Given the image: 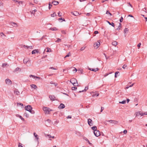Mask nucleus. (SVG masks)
I'll use <instances>...</instances> for the list:
<instances>
[{"label": "nucleus", "instance_id": "nucleus-1", "mask_svg": "<svg viewBox=\"0 0 147 147\" xmlns=\"http://www.w3.org/2000/svg\"><path fill=\"white\" fill-rule=\"evenodd\" d=\"M70 82L73 84V86H78L79 85L78 84V82L77 81L76 79L74 78H71L70 81Z\"/></svg>", "mask_w": 147, "mask_h": 147}, {"label": "nucleus", "instance_id": "nucleus-2", "mask_svg": "<svg viewBox=\"0 0 147 147\" xmlns=\"http://www.w3.org/2000/svg\"><path fill=\"white\" fill-rule=\"evenodd\" d=\"M23 63L25 64L27 63V66H29L31 65V62L29 59L28 58H25L23 60Z\"/></svg>", "mask_w": 147, "mask_h": 147}, {"label": "nucleus", "instance_id": "nucleus-3", "mask_svg": "<svg viewBox=\"0 0 147 147\" xmlns=\"http://www.w3.org/2000/svg\"><path fill=\"white\" fill-rule=\"evenodd\" d=\"M25 109L26 110L29 111L31 113L33 114L34 113V111L32 110V108L30 105H28L26 106L25 107Z\"/></svg>", "mask_w": 147, "mask_h": 147}, {"label": "nucleus", "instance_id": "nucleus-4", "mask_svg": "<svg viewBox=\"0 0 147 147\" xmlns=\"http://www.w3.org/2000/svg\"><path fill=\"white\" fill-rule=\"evenodd\" d=\"M100 41L98 40L94 44V47L95 49H97L100 46Z\"/></svg>", "mask_w": 147, "mask_h": 147}, {"label": "nucleus", "instance_id": "nucleus-5", "mask_svg": "<svg viewBox=\"0 0 147 147\" xmlns=\"http://www.w3.org/2000/svg\"><path fill=\"white\" fill-rule=\"evenodd\" d=\"M136 116H139L140 115L142 116L145 115H147V112H146L145 113H143L141 112H138L136 113Z\"/></svg>", "mask_w": 147, "mask_h": 147}, {"label": "nucleus", "instance_id": "nucleus-6", "mask_svg": "<svg viewBox=\"0 0 147 147\" xmlns=\"http://www.w3.org/2000/svg\"><path fill=\"white\" fill-rule=\"evenodd\" d=\"M94 135L96 137L99 136L100 135L99 131L98 130L94 131Z\"/></svg>", "mask_w": 147, "mask_h": 147}, {"label": "nucleus", "instance_id": "nucleus-7", "mask_svg": "<svg viewBox=\"0 0 147 147\" xmlns=\"http://www.w3.org/2000/svg\"><path fill=\"white\" fill-rule=\"evenodd\" d=\"M5 82L8 85H10L12 84V82L9 79H7L5 80Z\"/></svg>", "mask_w": 147, "mask_h": 147}, {"label": "nucleus", "instance_id": "nucleus-8", "mask_svg": "<svg viewBox=\"0 0 147 147\" xmlns=\"http://www.w3.org/2000/svg\"><path fill=\"white\" fill-rule=\"evenodd\" d=\"M34 136L35 138L37 140V141L38 142V144H39V142L38 141L39 137L36 134V133L34 132Z\"/></svg>", "mask_w": 147, "mask_h": 147}, {"label": "nucleus", "instance_id": "nucleus-9", "mask_svg": "<svg viewBox=\"0 0 147 147\" xmlns=\"http://www.w3.org/2000/svg\"><path fill=\"white\" fill-rule=\"evenodd\" d=\"M107 121L111 123H113L115 124H117L118 123V122L117 121L112 120H109Z\"/></svg>", "mask_w": 147, "mask_h": 147}, {"label": "nucleus", "instance_id": "nucleus-10", "mask_svg": "<svg viewBox=\"0 0 147 147\" xmlns=\"http://www.w3.org/2000/svg\"><path fill=\"white\" fill-rule=\"evenodd\" d=\"M71 13L73 15H74L75 16H77L78 15H79V13L77 11H74V12H71Z\"/></svg>", "mask_w": 147, "mask_h": 147}, {"label": "nucleus", "instance_id": "nucleus-11", "mask_svg": "<svg viewBox=\"0 0 147 147\" xmlns=\"http://www.w3.org/2000/svg\"><path fill=\"white\" fill-rule=\"evenodd\" d=\"M49 98L51 100H55V97L54 96L50 95Z\"/></svg>", "mask_w": 147, "mask_h": 147}, {"label": "nucleus", "instance_id": "nucleus-12", "mask_svg": "<svg viewBox=\"0 0 147 147\" xmlns=\"http://www.w3.org/2000/svg\"><path fill=\"white\" fill-rule=\"evenodd\" d=\"M88 124L90 125V126H92L93 125V123H92V120L90 119H88Z\"/></svg>", "mask_w": 147, "mask_h": 147}, {"label": "nucleus", "instance_id": "nucleus-13", "mask_svg": "<svg viewBox=\"0 0 147 147\" xmlns=\"http://www.w3.org/2000/svg\"><path fill=\"white\" fill-rule=\"evenodd\" d=\"M65 106L62 103H61L59 106L58 108L59 109H63L65 108Z\"/></svg>", "mask_w": 147, "mask_h": 147}, {"label": "nucleus", "instance_id": "nucleus-14", "mask_svg": "<svg viewBox=\"0 0 147 147\" xmlns=\"http://www.w3.org/2000/svg\"><path fill=\"white\" fill-rule=\"evenodd\" d=\"M14 93L15 94L19 95L20 94V92L17 89H16L14 90Z\"/></svg>", "mask_w": 147, "mask_h": 147}, {"label": "nucleus", "instance_id": "nucleus-15", "mask_svg": "<svg viewBox=\"0 0 147 147\" xmlns=\"http://www.w3.org/2000/svg\"><path fill=\"white\" fill-rule=\"evenodd\" d=\"M38 49H35L32 52V54H35L36 53H38Z\"/></svg>", "mask_w": 147, "mask_h": 147}, {"label": "nucleus", "instance_id": "nucleus-16", "mask_svg": "<svg viewBox=\"0 0 147 147\" xmlns=\"http://www.w3.org/2000/svg\"><path fill=\"white\" fill-rule=\"evenodd\" d=\"M88 86H86L85 87V88L84 90H82V91H79V92L78 93H80L82 92H85L87 90H88Z\"/></svg>", "mask_w": 147, "mask_h": 147}, {"label": "nucleus", "instance_id": "nucleus-17", "mask_svg": "<svg viewBox=\"0 0 147 147\" xmlns=\"http://www.w3.org/2000/svg\"><path fill=\"white\" fill-rule=\"evenodd\" d=\"M52 3L55 5H57L59 3V2L58 1H54L52 2Z\"/></svg>", "mask_w": 147, "mask_h": 147}, {"label": "nucleus", "instance_id": "nucleus-18", "mask_svg": "<svg viewBox=\"0 0 147 147\" xmlns=\"http://www.w3.org/2000/svg\"><path fill=\"white\" fill-rule=\"evenodd\" d=\"M89 69L90 71L95 72L98 71V68H96V69L89 68Z\"/></svg>", "mask_w": 147, "mask_h": 147}, {"label": "nucleus", "instance_id": "nucleus-19", "mask_svg": "<svg viewBox=\"0 0 147 147\" xmlns=\"http://www.w3.org/2000/svg\"><path fill=\"white\" fill-rule=\"evenodd\" d=\"M45 136L46 137H48L49 138H52L53 139H54L55 138L54 136H51L50 135H49V134H47V135H46Z\"/></svg>", "mask_w": 147, "mask_h": 147}, {"label": "nucleus", "instance_id": "nucleus-20", "mask_svg": "<svg viewBox=\"0 0 147 147\" xmlns=\"http://www.w3.org/2000/svg\"><path fill=\"white\" fill-rule=\"evenodd\" d=\"M16 116L17 117H19L20 119H21L22 120H23V121H24V118H23L19 114H17L16 115Z\"/></svg>", "mask_w": 147, "mask_h": 147}, {"label": "nucleus", "instance_id": "nucleus-21", "mask_svg": "<svg viewBox=\"0 0 147 147\" xmlns=\"http://www.w3.org/2000/svg\"><path fill=\"white\" fill-rule=\"evenodd\" d=\"M107 22L110 25H111L113 27L114 26L115 24L113 23V22L110 23L109 21H107Z\"/></svg>", "mask_w": 147, "mask_h": 147}, {"label": "nucleus", "instance_id": "nucleus-22", "mask_svg": "<svg viewBox=\"0 0 147 147\" xmlns=\"http://www.w3.org/2000/svg\"><path fill=\"white\" fill-rule=\"evenodd\" d=\"M117 42L116 41H114L112 42V45L114 46L117 45Z\"/></svg>", "mask_w": 147, "mask_h": 147}, {"label": "nucleus", "instance_id": "nucleus-23", "mask_svg": "<svg viewBox=\"0 0 147 147\" xmlns=\"http://www.w3.org/2000/svg\"><path fill=\"white\" fill-rule=\"evenodd\" d=\"M31 87L33 88H37V86L34 84H32L30 85Z\"/></svg>", "mask_w": 147, "mask_h": 147}, {"label": "nucleus", "instance_id": "nucleus-24", "mask_svg": "<svg viewBox=\"0 0 147 147\" xmlns=\"http://www.w3.org/2000/svg\"><path fill=\"white\" fill-rule=\"evenodd\" d=\"M19 70H20V71L21 70L18 67H17L15 69V70H14L13 72H16L17 71H18Z\"/></svg>", "mask_w": 147, "mask_h": 147}, {"label": "nucleus", "instance_id": "nucleus-25", "mask_svg": "<svg viewBox=\"0 0 147 147\" xmlns=\"http://www.w3.org/2000/svg\"><path fill=\"white\" fill-rule=\"evenodd\" d=\"M121 28V24L120 23H119V25L118 26V28L116 29V30H120Z\"/></svg>", "mask_w": 147, "mask_h": 147}, {"label": "nucleus", "instance_id": "nucleus-26", "mask_svg": "<svg viewBox=\"0 0 147 147\" xmlns=\"http://www.w3.org/2000/svg\"><path fill=\"white\" fill-rule=\"evenodd\" d=\"M50 84H54L55 86L57 85V83H55L52 81L51 82H50Z\"/></svg>", "mask_w": 147, "mask_h": 147}, {"label": "nucleus", "instance_id": "nucleus-27", "mask_svg": "<svg viewBox=\"0 0 147 147\" xmlns=\"http://www.w3.org/2000/svg\"><path fill=\"white\" fill-rule=\"evenodd\" d=\"M84 139L86 141H87V142L89 143V144L90 145H92V144L91 143H90V142L89 141V140H88V139L85 138H84Z\"/></svg>", "mask_w": 147, "mask_h": 147}, {"label": "nucleus", "instance_id": "nucleus-28", "mask_svg": "<svg viewBox=\"0 0 147 147\" xmlns=\"http://www.w3.org/2000/svg\"><path fill=\"white\" fill-rule=\"evenodd\" d=\"M99 95V94L97 93H96L92 95V96L93 97H94L95 96H98Z\"/></svg>", "mask_w": 147, "mask_h": 147}, {"label": "nucleus", "instance_id": "nucleus-29", "mask_svg": "<svg viewBox=\"0 0 147 147\" xmlns=\"http://www.w3.org/2000/svg\"><path fill=\"white\" fill-rule=\"evenodd\" d=\"M52 111V110L51 109H50L49 108H48L47 107V112H48V113H49L51 111Z\"/></svg>", "mask_w": 147, "mask_h": 147}, {"label": "nucleus", "instance_id": "nucleus-30", "mask_svg": "<svg viewBox=\"0 0 147 147\" xmlns=\"http://www.w3.org/2000/svg\"><path fill=\"white\" fill-rule=\"evenodd\" d=\"M92 129H93V130L94 131H96L97 130H96L97 127L95 126H94L92 127Z\"/></svg>", "mask_w": 147, "mask_h": 147}, {"label": "nucleus", "instance_id": "nucleus-31", "mask_svg": "<svg viewBox=\"0 0 147 147\" xmlns=\"http://www.w3.org/2000/svg\"><path fill=\"white\" fill-rule=\"evenodd\" d=\"M47 107H43V110L44 111L46 112V113H47Z\"/></svg>", "mask_w": 147, "mask_h": 147}, {"label": "nucleus", "instance_id": "nucleus-32", "mask_svg": "<svg viewBox=\"0 0 147 147\" xmlns=\"http://www.w3.org/2000/svg\"><path fill=\"white\" fill-rule=\"evenodd\" d=\"M50 30H52L54 31V30H57V29L56 28H51L50 29Z\"/></svg>", "mask_w": 147, "mask_h": 147}, {"label": "nucleus", "instance_id": "nucleus-33", "mask_svg": "<svg viewBox=\"0 0 147 147\" xmlns=\"http://www.w3.org/2000/svg\"><path fill=\"white\" fill-rule=\"evenodd\" d=\"M128 31L129 29L127 28H126L124 30V32L125 33H126V32H128Z\"/></svg>", "mask_w": 147, "mask_h": 147}, {"label": "nucleus", "instance_id": "nucleus-34", "mask_svg": "<svg viewBox=\"0 0 147 147\" xmlns=\"http://www.w3.org/2000/svg\"><path fill=\"white\" fill-rule=\"evenodd\" d=\"M126 101L125 100H123L121 102H119V103L123 104H125L126 103Z\"/></svg>", "mask_w": 147, "mask_h": 147}, {"label": "nucleus", "instance_id": "nucleus-35", "mask_svg": "<svg viewBox=\"0 0 147 147\" xmlns=\"http://www.w3.org/2000/svg\"><path fill=\"white\" fill-rule=\"evenodd\" d=\"M47 52H51V50L49 48H47Z\"/></svg>", "mask_w": 147, "mask_h": 147}, {"label": "nucleus", "instance_id": "nucleus-36", "mask_svg": "<svg viewBox=\"0 0 147 147\" xmlns=\"http://www.w3.org/2000/svg\"><path fill=\"white\" fill-rule=\"evenodd\" d=\"M0 35L1 36H4V37H3V38H5V34H4L3 32H1L0 33Z\"/></svg>", "mask_w": 147, "mask_h": 147}, {"label": "nucleus", "instance_id": "nucleus-37", "mask_svg": "<svg viewBox=\"0 0 147 147\" xmlns=\"http://www.w3.org/2000/svg\"><path fill=\"white\" fill-rule=\"evenodd\" d=\"M11 24L12 26H15V25H16V23L13 22H11Z\"/></svg>", "mask_w": 147, "mask_h": 147}, {"label": "nucleus", "instance_id": "nucleus-38", "mask_svg": "<svg viewBox=\"0 0 147 147\" xmlns=\"http://www.w3.org/2000/svg\"><path fill=\"white\" fill-rule=\"evenodd\" d=\"M70 55V52H69L68 54L66 55L65 57H64V58H65L67 57H69Z\"/></svg>", "mask_w": 147, "mask_h": 147}, {"label": "nucleus", "instance_id": "nucleus-39", "mask_svg": "<svg viewBox=\"0 0 147 147\" xmlns=\"http://www.w3.org/2000/svg\"><path fill=\"white\" fill-rule=\"evenodd\" d=\"M49 9H50L51 8V7L52 6V5L50 3H49Z\"/></svg>", "mask_w": 147, "mask_h": 147}, {"label": "nucleus", "instance_id": "nucleus-40", "mask_svg": "<svg viewBox=\"0 0 147 147\" xmlns=\"http://www.w3.org/2000/svg\"><path fill=\"white\" fill-rule=\"evenodd\" d=\"M119 73V71H117V72H115V78H117V75Z\"/></svg>", "mask_w": 147, "mask_h": 147}, {"label": "nucleus", "instance_id": "nucleus-41", "mask_svg": "<svg viewBox=\"0 0 147 147\" xmlns=\"http://www.w3.org/2000/svg\"><path fill=\"white\" fill-rule=\"evenodd\" d=\"M77 89V88L75 87H73L71 88V89L72 90H76Z\"/></svg>", "mask_w": 147, "mask_h": 147}, {"label": "nucleus", "instance_id": "nucleus-42", "mask_svg": "<svg viewBox=\"0 0 147 147\" xmlns=\"http://www.w3.org/2000/svg\"><path fill=\"white\" fill-rule=\"evenodd\" d=\"M58 16L59 17H61L62 16V13H61L60 12H59L58 13Z\"/></svg>", "mask_w": 147, "mask_h": 147}, {"label": "nucleus", "instance_id": "nucleus-43", "mask_svg": "<svg viewBox=\"0 0 147 147\" xmlns=\"http://www.w3.org/2000/svg\"><path fill=\"white\" fill-rule=\"evenodd\" d=\"M55 16H56L55 12H54L53 14H51V16L52 17H54Z\"/></svg>", "mask_w": 147, "mask_h": 147}, {"label": "nucleus", "instance_id": "nucleus-44", "mask_svg": "<svg viewBox=\"0 0 147 147\" xmlns=\"http://www.w3.org/2000/svg\"><path fill=\"white\" fill-rule=\"evenodd\" d=\"M30 77H32L33 78H35V76H34V75H30L29 76Z\"/></svg>", "mask_w": 147, "mask_h": 147}, {"label": "nucleus", "instance_id": "nucleus-45", "mask_svg": "<svg viewBox=\"0 0 147 147\" xmlns=\"http://www.w3.org/2000/svg\"><path fill=\"white\" fill-rule=\"evenodd\" d=\"M74 68L73 69L72 71L73 72H76L77 71V69L76 68H75V67H74Z\"/></svg>", "mask_w": 147, "mask_h": 147}, {"label": "nucleus", "instance_id": "nucleus-46", "mask_svg": "<svg viewBox=\"0 0 147 147\" xmlns=\"http://www.w3.org/2000/svg\"><path fill=\"white\" fill-rule=\"evenodd\" d=\"M127 67V66L125 65H124L122 67V68L124 69H125Z\"/></svg>", "mask_w": 147, "mask_h": 147}, {"label": "nucleus", "instance_id": "nucleus-47", "mask_svg": "<svg viewBox=\"0 0 147 147\" xmlns=\"http://www.w3.org/2000/svg\"><path fill=\"white\" fill-rule=\"evenodd\" d=\"M133 85H134V84H131V85H130V86H129L126 87V89H128L129 87H132L133 86Z\"/></svg>", "mask_w": 147, "mask_h": 147}, {"label": "nucleus", "instance_id": "nucleus-48", "mask_svg": "<svg viewBox=\"0 0 147 147\" xmlns=\"http://www.w3.org/2000/svg\"><path fill=\"white\" fill-rule=\"evenodd\" d=\"M61 41V39L59 38H58L57 40L55 41V42H59Z\"/></svg>", "mask_w": 147, "mask_h": 147}, {"label": "nucleus", "instance_id": "nucleus-49", "mask_svg": "<svg viewBox=\"0 0 147 147\" xmlns=\"http://www.w3.org/2000/svg\"><path fill=\"white\" fill-rule=\"evenodd\" d=\"M106 13L107 14H109L110 16H111L112 15L108 11H107Z\"/></svg>", "mask_w": 147, "mask_h": 147}, {"label": "nucleus", "instance_id": "nucleus-50", "mask_svg": "<svg viewBox=\"0 0 147 147\" xmlns=\"http://www.w3.org/2000/svg\"><path fill=\"white\" fill-rule=\"evenodd\" d=\"M61 32L62 33V34H66V32L65 31V30H62L61 31Z\"/></svg>", "mask_w": 147, "mask_h": 147}, {"label": "nucleus", "instance_id": "nucleus-51", "mask_svg": "<svg viewBox=\"0 0 147 147\" xmlns=\"http://www.w3.org/2000/svg\"><path fill=\"white\" fill-rule=\"evenodd\" d=\"M7 65V63H4L3 64L2 67L5 66Z\"/></svg>", "mask_w": 147, "mask_h": 147}, {"label": "nucleus", "instance_id": "nucleus-52", "mask_svg": "<svg viewBox=\"0 0 147 147\" xmlns=\"http://www.w3.org/2000/svg\"><path fill=\"white\" fill-rule=\"evenodd\" d=\"M85 48V47H82L81 48V51H83L84 50Z\"/></svg>", "mask_w": 147, "mask_h": 147}, {"label": "nucleus", "instance_id": "nucleus-53", "mask_svg": "<svg viewBox=\"0 0 147 147\" xmlns=\"http://www.w3.org/2000/svg\"><path fill=\"white\" fill-rule=\"evenodd\" d=\"M123 18L121 17V19H120V22H122L123 21Z\"/></svg>", "mask_w": 147, "mask_h": 147}, {"label": "nucleus", "instance_id": "nucleus-54", "mask_svg": "<svg viewBox=\"0 0 147 147\" xmlns=\"http://www.w3.org/2000/svg\"><path fill=\"white\" fill-rule=\"evenodd\" d=\"M123 133L124 134H126L127 133V131L126 130H125L123 131Z\"/></svg>", "mask_w": 147, "mask_h": 147}, {"label": "nucleus", "instance_id": "nucleus-55", "mask_svg": "<svg viewBox=\"0 0 147 147\" xmlns=\"http://www.w3.org/2000/svg\"><path fill=\"white\" fill-rule=\"evenodd\" d=\"M111 73H107L106 74H105L104 75V76L105 77H106V76H107L109 74H111Z\"/></svg>", "mask_w": 147, "mask_h": 147}, {"label": "nucleus", "instance_id": "nucleus-56", "mask_svg": "<svg viewBox=\"0 0 147 147\" xmlns=\"http://www.w3.org/2000/svg\"><path fill=\"white\" fill-rule=\"evenodd\" d=\"M59 20H63V21H65V19H63V18H59Z\"/></svg>", "mask_w": 147, "mask_h": 147}, {"label": "nucleus", "instance_id": "nucleus-57", "mask_svg": "<svg viewBox=\"0 0 147 147\" xmlns=\"http://www.w3.org/2000/svg\"><path fill=\"white\" fill-rule=\"evenodd\" d=\"M24 47L25 48H26L27 49H28L29 48V46H26L25 45H24Z\"/></svg>", "mask_w": 147, "mask_h": 147}, {"label": "nucleus", "instance_id": "nucleus-58", "mask_svg": "<svg viewBox=\"0 0 147 147\" xmlns=\"http://www.w3.org/2000/svg\"><path fill=\"white\" fill-rule=\"evenodd\" d=\"M104 108L103 107H101V111H100V112H102V111H103V110H104Z\"/></svg>", "mask_w": 147, "mask_h": 147}, {"label": "nucleus", "instance_id": "nucleus-59", "mask_svg": "<svg viewBox=\"0 0 147 147\" xmlns=\"http://www.w3.org/2000/svg\"><path fill=\"white\" fill-rule=\"evenodd\" d=\"M49 68L52 69H54V70H56L57 69L53 67H50Z\"/></svg>", "mask_w": 147, "mask_h": 147}, {"label": "nucleus", "instance_id": "nucleus-60", "mask_svg": "<svg viewBox=\"0 0 147 147\" xmlns=\"http://www.w3.org/2000/svg\"><path fill=\"white\" fill-rule=\"evenodd\" d=\"M67 119H69V118H70V119H71V116L69 115V116H67Z\"/></svg>", "mask_w": 147, "mask_h": 147}, {"label": "nucleus", "instance_id": "nucleus-61", "mask_svg": "<svg viewBox=\"0 0 147 147\" xmlns=\"http://www.w3.org/2000/svg\"><path fill=\"white\" fill-rule=\"evenodd\" d=\"M36 78L38 79V80H40V77H37L36 76H35V78Z\"/></svg>", "mask_w": 147, "mask_h": 147}, {"label": "nucleus", "instance_id": "nucleus-62", "mask_svg": "<svg viewBox=\"0 0 147 147\" xmlns=\"http://www.w3.org/2000/svg\"><path fill=\"white\" fill-rule=\"evenodd\" d=\"M98 32L97 31H94V33L95 34H98Z\"/></svg>", "mask_w": 147, "mask_h": 147}, {"label": "nucleus", "instance_id": "nucleus-63", "mask_svg": "<svg viewBox=\"0 0 147 147\" xmlns=\"http://www.w3.org/2000/svg\"><path fill=\"white\" fill-rule=\"evenodd\" d=\"M141 45V43H139L138 45V47H140V45Z\"/></svg>", "mask_w": 147, "mask_h": 147}, {"label": "nucleus", "instance_id": "nucleus-64", "mask_svg": "<svg viewBox=\"0 0 147 147\" xmlns=\"http://www.w3.org/2000/svg\"><path fill=\"white\" fill-rule=\"evenodd\" d=\"M48 123H49L51 122V120L50 119H48L47 120Z\"/></svg>", "mask_w": 147, "mask_h": 147}]
</instances>
